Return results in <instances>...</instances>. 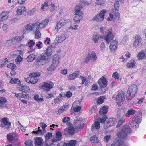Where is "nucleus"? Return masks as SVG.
Listing matches in <instances>:
<instances>
[{"label":"nucleus","mask_w":146,"mask_h":146,"mask_svg":"<svg viewBox=\"0 0 146 146\" xmlns=\"http://www.w3.org/2000/svg\"><path fill=\"white\" fill-rule=\"evenodd\" d=\"M106 35H105L100 36L99 35L96 34L94 35L92 37V40L95 43H97L99 38H101L105 40L107 43H109L110 40L114 38L115 36V34L112 33V29L110 28L106 31Z\"/></svg>","instance_id":"nucleus-1"},{"label":"nucleus","mask_w":146,"mask_h":146,"mask_svg":"<svg viewBox=\"0 0 146 146\" xmlns=\"http://www.w3.org/2000/svg\"><path fill=\"white\" fill-rule=\"evenodd\" d=\"M39 22H35L33 24H29L25 26L24 30V33H28L29 31H32L34 33L35 32L41 29L39 26Z\"/></svg>","instance_id":"nucleus-2"},{"label":"nucleus","mask_w":146,"mask_h":146,"mask_svg":"<svg viewBox=\"0 0 146 146\" xmlns=\"http://www.w3.org/2000/svg\"><path fill=\"white\" fill-rule=\"evenodd\" d=\"M131 129L129 126L126 125L124 126L121 130L118 131L117 133V137L123 138L130 134Z\"/></svg>","instance_id":"nucleus-3"},{"label":"nucleus","mask_w":146,"mask_h":146,"mask_svg":"<svg viewBox=\"0 0 146 146\" xmlns=\"http://www.w3.org/2000/svg\"><path fill=\"white\" fill-rule=\"evenodd\" d=\"M40 75V73H30L29 75V77L26 78L25 80L29 83L33 84H36L38 81L37 77L39 76Z\"/></svg>","instance_id":"nucleus-4"},{"label":"nucleus","mask_w":146,"mask_h":146,"mask_svg":"<svg viewBox=\"0 0 146 146\" xmlns=\"http://www.w3.org/2000/svg\"><path fill=\"white\" fill-rule=\"evenodd\" d=\"M106 11L105 10L103 9L98 13L92 18V21L99 22L103 21L105 18Z\"/></svg>","instance_id":"nucleus-5"},{"label":"nucleus","mask_w":146,"mask_h":146,"mask_svg":"<svg viewBox=\"0 0 146 146\" xmlns=\"http://www.w3.org/2000/svg\"><path fill=\"white\" fill-rule=\"evenodd\" d=\"M138 87L137 85L133 84L130 86L127 91V94L130 98L134 97L137 91Z\"/></svg>","instance_id":"nucleus-6"},{"label":"nucleus","mask_w":146,"mask_h":146,"mask_svg":"<svg viewBox=\"0 0 146 146\" xmlns=\"http://www.w3.org/2000/svg\"><path fill=\"white\" fill-rule=\"evenodd\" d=\"M97 56L96 54L94 51H92L89 53L85 58L84 62L88 63L90 60L92 62H94L97 59Z\"/></svg>","instance_id":"nucleus-7"},{"label":"nucleus","mask_w":146,"mask_h":146,"mask_svg":"<svg viewBox=\"0 0 146 146\" xmlns=\"http://www.w3.org/2000/svg\"><path fill=\"white\" fill-rule=\"evenodd\" d=\"M141 120L142 118L140 116L135 115L132 119L131 124L132 127L134 129L138 128L139 124L141 122Z\"/></svg>","instance_id":"nucleus-8"},{"label":"nucleus","mask_w":146,"mask_h":146,"mask_svg":"<svg viewBox=\"0 0 146 146\" xmlns=\"http://www.w3.org/2000/svg\"><path fill=\"white\" fill-rule=\"evenodd\" d=\"M125 96L126 94L124 92L118 93L116 97V102L119 106H121L123 104Z\"/></svg>","instance_id":"nucleus-9"},{"label":"nucleus","mask_w":146,"mask_h":146,"mask_svg":"<svg viewBox=\"0 0 146 146\" xmlns=\"http://www.w3.org/2000/svg\"><path fill=\"white\" fill-rule=\"evenodd\" d=\"M142 44V38L140 35H136L134 38L133 46L135 48H139Z\"/></svg>","instance_id":"nucleus-10"},{"label":"nucleus","mask_w":146,"mask_h":146,"mask_svg":"<svg viewBox=\"0 0 146 146\" xmlns=\"http://www.w3.org/2000/svg\"><path fill=\"white\" fill-rule=\"evenodd\" d=\"M68 37L66 33L65 32L57 35L55 38V41L57 43H61Z\"/></svg>","instance_id":"nucleus-11"},{"label":"nucleus","mask_w":146,"mask_h":146,"mask_svg":"<svg viewBox=\"0 0 146 146\" xmlns=\"http://www.w3.org/2000/svg\"><path fill=\"white\" fill-rule=\"evenodd\" d=\"M50 57L46 55L45 53H43L40 55L39 62L42 65L48 63L50 60Z\"/></svg>","instance_id":"nucleus-12"},{"label":"nucleus","mask_w":146,"mask_h":146,"mask_svg":"<svg viewBox=\"0 0 146 146\" xmlns=\"http://www.w3.org/2000/svg\"><path fill=\"white\" fill-rule=\"evenodd\" d=\"M118 44L119 42L117 40L115 39L112 41L110 46L111 52H115L116 51Z\"/></svg>","instance_id":"nucleus-13"},{"label":"nucleus","mask_w":146,"mask_h":146,"mask_svg":"<svg viewBox=\"0 0 146 146\" xmlns=\"http://www.w3.org/2000/svg\"><path fill=\"white\" fill-rule=\"evenodd\" d=\"M54 84L52 82L49 81L45 82L41 86L42 89L45 91H48L52 88Z\"/></svg>","instance_id":"nucleus-14"},{"label":"nucleus","mask_w":146,"mask_h":146,"mask_svg":"<svg viewBox=\"0 0 146 146\" xmlns=\"http://www.w3.org/2000/svg\"><path fill=\"white\" fill-rule=\"evenodd\" d=\"M56 47V46L54 44L48 46L45 51V53L46 54V55H48L51 57Z\"/></svg>","instance_id":"nucleus-15"},{"label":"nucleus","mask_w":146,"mask_h":146,"mask_svg":"<svg viewBox=\"0 0 146 146\" xmlns=\"http://www.w3.org/2000/svg\"><path fill=\"white\" fill-rule=\"evenodd\" d=\"M117 121L116 119L114 118H110L109 119L106 123V126L107 127L114 126Z\"/></svg>","instance_id":"nucleus-16"},{"label":"nucleus","mask_w":146,"mask_h":146,"mask_svg":"<svg viewBox=\"0 0 146 146\" xmlns=\"http://www.w3.org/2000/svg\"><path fill=\"white\" fill-rule=\"evenodd\" d=\"M98 83L101 88H103L107 86V81L105 77H102L98 80Z\"/></svg>","instance_id":"nucleus-17"},{"label":"nucleus","mask_w":146,"mask_h":146,"mask_svg":"<svg viewBox=\"0 0 146 146\" xmlns=\"http://www.w3.org/2000/svg\"><path fill=\"white\" fill-rule=\"evenodd\" d=\"M123 138L117 137L114 140V143L117 146H128L126 143L123 142Z\"/></svg>","instance_id":"nucleus-18"},{"label":"nucleus","mask_w":146,"mask_h":146,"mask_svg":"<svg viewBox=\"0 0 146 146\" xmlns=\"http://www.w3.org/2000/svg\"><path fill=\"white\" fill-rule=\"evenodd\" d=\"M9 16V12L6 11H3L0 14V20L1 21L7 20Z\"/></svg>","instance_id":"nucleus-19"},{"label":"nucleus","mask_w":146,"mask_h":146,"mask_svg":"<svg viewBox=\"0 0 146 146\" xmlns=\"http://www.w3.org/2000/svg\"><path fill=\"white\" fill-rule=\"evenodd\" d=\"M19 90L22 91L25 93H29L30 92V89L29 86H27L20 84L18 87Z\"/></svg>","instance_id":"nucleus-20"},{"label":"nucleus","mask_w":146,"mask_h":146,"mask_svg":"<svg viewBox=\"0 0 146 146\" xmlns=\"http://www.w3.org/2000/svg\"><path fill=\"white\" fill-rule=\"evenodd\" d=\"M82 17V13H75L73 16V20L76 22H79Z\"/></svg>","instance_id":"nucleus-21"},{"label":"nucleus","mask_w":146,"mask_h":146,"mask_svg":"<svg viewBox=\"0 0 146 146\" xmlns=\"http://www.w3.org/2000/svg\"><path fill=\"white\" fill-rule=\"evenodd\" d=\"M79 71H75L72 74H70L67 77L68 80H72L75 79L79 75Z\"/></svg>","instance_id":"nucleus-22"},{"label":"nucleus","mask_w":146,"mask_h":146,"mask_svg":"<svg viewBox=\"0 0 146 146\" xmlns=\"http://www.w3.org/2000/svg\"><path fill=\"white\" fill-rule=\"evenodd\" d=\"M26 7L24 6H22L18 8L17 9L16 12L17 15L21 16L23 13L26 12Z\"/></svg>","instance_id":"nucleus-23"},{"label":"nucleus","mask_w":146,"mask_h":146,"mask_svg":"<svg viewBox=\"0 0 146 146\" xmlns=\"http://www.w3.org/2000/svg\"><path fill=\"white\" fill-rule=\"evenodd\" d=\"M65 135H68V134H72L74 132V130L72 126L70 125L68 128H66L64 130Z\"/></svg>","instance_id":"nucleus-24"},{"label":"nucleus","mask_w":146,"mask_h":146,"mask_svg":"<svg viewBox=\"0 0 146 146\" xmlns=\"http://www.w3.org/2000/svg\"><path fill=\"white\" fill-rule=\"evenodd\" d=\"M34 141L36 146H42L43 140L42 138L36 137L35 138Z\"/></svg>","instance_id":"nucleus-25"},{"label":"nucleus","mask_w":146,"mask_h":146,"mask_svg":"<svg viewBox=\"0 0 146 146\" xmlns=\"http://www.w3.org/2000/svg\"><path fill=\"white\" fill-rule=\"evenodd\" d=\"M60 60L59 55L57 54H55L53 56L52 62L58 65Z\"/></svg>","instance_id":"nucleus-26"},{"label":"nucleus","mask_w":146,"mask_h":146,"mask_svg":"<svg viewBox=\"0 0 146 146\" xmlns=\"http://www.w3.org/2000/svg\"><path fill=\"white\" fill-rule=\"evenodd\" d=\"M49 21V20L46 19L42 21L40 23L39 22V26L40 29L45 28L48 25Z\"/></svg>","instance_id":"nucleus-27"},{"label":"nucleus","mask_w":146,"mask_h":146,"mask_svg":"<svg viewBox=\"0 0 146 146\" xmlns=\"http://www.w3.org/2000/svg\"><path fill=\"white\" fill-rule=\"evenodd\" d=\"M58 65L52 62L51 65L47 68V70L49 72L54 71L57 68Z\"/></svg>","instance_id":"nucleus-28"},{"label":"nucleus","mask_w":146,"mask_h":146,"mask_svg":"<svg viewBox=\"0 0 146 146\" xmlns=\"http://www.w3.org/2000/svg\"><path fill=\"white\" fill-rule=\"evenodd\" d=\"M137 57L138 60H141L146 57V54L144 52L141 51L137 54Z\"/></svg>","instance_id":"nucleus-29"},{"label":"nucleus","mask_w":146,"mask_h":146,"mask_svg":"<svg viewBox=\"0 0 146 146\" xmlns=\"http://www.w3.org/2000/svg\"><path fill=\"white\" fill-rule=\"evenodd\" d=\"M74 123L76 124V125H77L76 127L78 129H82L84 126V123L82 122L80 120H76L75 121Z\"/></svg>","instance_id":"nucleus-30"},{"label":"nucleus","mask_w":146,"mask_h":146,"mask_svg":"<svg viewBox=\"0 0 146 146\" xmlns=\"http://www.w3.org/2000/svg\"><path fill=\"white\" fill-rule=\"evenodd\" d=\"M108 106H104L100 110L99 113L100 115L106 114L108 111Z\"/></svg>","instance_id":"nucleus-31"},{"label":"nucleus","mask_w":146,"mask_h":146,"mask_svg":"<svg viewBox=\"0 0 146 146\" xmlns=\"http://www.w3.org/2000/svg\"><path fill=\"white\" fill-rule=\"evenodd\" d=\"M11 40L13 44H15L20 41L22 40V38L20 36H16L13 38Z\"/></svg>","instance_id":"nucleus-32"},{"label":"nucleus","mask_w":146,"mask_h":146,"mask_svg":"<svg viewBox=\"0 0 146 146\" xmlns=\"http://www.w3.org/2000/svg\"><path fill=\"white\" fill-rule=\"evenodd\" d=\"M82 8V6L80 5H76L74 8L75 13H82V12L81 11Z\"/></svg>","instance_id":"nucleus-33"},{"label":"nucleus","mask_w":146,"mask_h":146,"mask_svg":"<svg viewBox=\"0 0 146 146\" xmlns=\"http://www.w3.org/2000/svg\"><path fill=\"white\" fill-rule=\"evenodd\" d=\"M136 112L135 111L132 110H129L126 112L125 116L127 117H129L133 115Z\"/></svg>","instance_id":"nucleus-34"},{"label":"nucleus","mask_w":146,"mask_h":146,"mask_svg":"<svg viewBox=\"0 0 146 146\" xmlns=\"http://www.w3.org/2000/svg\"><path fill=\"white\" fill-rule=\"evenodd\" d=\"M36 58V56L33 54H31L27 58V60L28 62H31L33 60Z\"/></svg>","instance_id":"nucleus-35"},{"label":"nucleus","mask_w":146,"mask_h":146,"mask_svg":"<svg viewBox=\"0 0 146 146\" xmlns=\"http://www.w3.org/2000/svg\"><path fill=\"white\" fill-rule=\"evenodd\" d=\"M70 21L69 19H67L65 18H61L59 22L64 25H65L67 23Z\"/></svg>","instance_id":"nucleus-36"},{"label":"nucleus","mask_w":146,"mask_h":146,"mask_svg":"<svg viewBox=\"0 0 146 146\" xmlns=\"http://www.w3.org/2000/svg\"><path fill=\"white\" fill-rule=\"evenodd\" d=\"M9 82L11 84H19L21 83V81L19 80L18 79L13 78L11 79L10 81Z\"/></svg>","instance_id":"nucleus-37"},{"label":"nucleus","mask_w":146,"mask_h":146,"mask_svg":"<svg viewBox=\"0 0 146 146\" xmlns=\"http://www.w3.org/2000/svg\"><path fill=\"white\" fill-rule=\"evenodd\" d=\"M114 7V9L116 11H118L119 9V3L118 0L115 1Z\"/></svg>","instance_id":"nucleus-38"},{"label":"nucleus","mask_w":146,"mask_h":146,"mask_svg":"<svg viewBox=\"0 0 146 146\" xmlns=\"http://www.w3.org/2000/svg\"><path fill=\"white\" fill-rule=\"evenodd\" d=\"M115 19L114 18V15L111 13H110L109 15V17L107 18L106 20L108 21H111Z\"/></svg>","instance_id":"nucleus-39"},{"label":"nucleus","mask_w":146,"mask_h":146,"mask_svg":"<svg viewBox=\"0 0 146 146\" xmlns=\"http://www.w3.org/2000/svg\"><path fill=\"white\" fill-rule=\"evenodd\" d=\"M34 100L37 102H42L44 100L42 98H40L39 95L38 94L35 95L34 96Z\"/></svg>","instance_id":"nucleus-40"},{"label":"nucleus","mask_w":146,"mask_h":146,"mask_svg":"<svg viewBox=\"0 0 146 146\" xmlns=\"http://www.w3.org/2000/svg\"><path fill=\"white\" fill-rule=\"evenodd\" d=\"M15 137V134L14 133L9 134L7 136L8 139L10 141H12Z\"/></svg>","instance_id":"nucleus-41"},{"label":"nucleus","mask_w":146,"mask_h":146,"mask_svg":"<svg viewBox=\"0 0 146 146\" xmlns=\"http://www.w3.org/2000/svg\"><path fill=\"white\" fill-rule=\"evenodd\" d=\"M94 127L96 129H98L100 128V126L99 123L98 122H96L95 123L94 125H92L91 127V129L92 131L94 130Z\"/></svg>","instance_id":"nucleus-42"},{"label":"nucleus","mask_w":146,"mask_h":146,"mask_svg":"<svg viewBox=\"0 0 146 146\" xmlns=\"http://www.w3.org/2000/svg\"><path fill=\"white\" fill-rule=\"evenodd\" d=\"M35 42L32 40H30L28 42L27 46L30 49H31L35 44Z\"/></svg>","instance_id":"nucleus-43"},{"label":"nucleus","mask_w":146,"mask_h":146,"mask_svg":"<svg viewBox=\"0 0 146 146\" xmlns=\"http://www.w3.org/2000/svg\"><path fill=\"white\" fill-rule=\"evenodd\" d=\"M36 10V8H34L29 11L27 13V14L28 15L32 16L35 13Z\"/></svg>","instance_id":"nucleus-44"},{"label":"nucleus","mask_w":146,"mask_h":146,"mask_svg":"<svg viewBox=\"0 0 146 146\" xmlns=\"http://www.w3.org/2000/svg\"><path fill=\"white\" fill-rule=\"evenodd\" d=\"M7 67L11 70H15L16 69V66L13 63H11L8 64Z\"/></svg>","instance_id":"nucleus-45"},{"label":"nucleus","mask_w":146,"mask_h":146,"mask_svg":"<svg viewBox=\"0 0 146 146\" xmlns=\"http://www.w3.org/2000/svg\"><path fill=\"white\" fill-rule=\"evenodd\" d=\"M105 0H96V4L97 5L100 6L103 5L105 3Z\"/></svg>","instance_id":"nucleus-46"},{"label":"nucleus","mask_w":146,"mask_h":146,"mask_svg":"<svg viewBox=\"0 0 146 146\" xmlns=\"http://www.w3.org/2000/svg\"><path fill=\"white\" fill-rule=\"evenodd\" d=\"M23 53V52L21 50H15L13 52V56H20V55L22 54Z\"/></svg>","instance_id":"nucleus-47"},{"label":"nucleus","mask_w":146,"mask_h":146,"mask_svg":"<svg viewBox=\"0 0 146 146\" xmlns=\"http://www.w3.org/2000/svg\"><path fill=\"white\" fill-rule=\"evenodd\" d=\"M2 123L4 124V125L10 126L11 123L10 122L8 121L7 119L5 118H3L2 119Z\"/></svg>","instance_id":"nucleus-48"},{"label":"nucleus","mask_w":146,"mask_h":146,"mask_svg":"<svg viewBox=\"0 0 146 146\" xmlns=\"http://www.w3.org/2000/svg\"><path fill=\"white\" fill-rule=\"evenodd\" d=\"M115 19L119 21L120 19V13L118 11H116L115 13Z\"/></svg>","instance_id":"nucleus-49"},{"label":"nucleus","mask_w":146,"mask_h":146,"mask_svg":"<svg viewBox=\"0 0 146 146\" xmlns=\"http://www.w3.org/2000/svg\"><path fill=\"white\" fill-rule=\"evenodd\" d=\"M20 98H26L27 99H30V98L28 94H25L23 92L20 93Z\"/></svg>","instance_id":"nucleus-50"},{"label":"nucleus","mask_w":146,"mask_h":146,"mask_svg":"<svg viewBox=\"0 0 146 146\" xmlns=\"http://www.w3.org/2000/svg\"><path fill=\"white\" fill-rule=\"evenodd\" d=\"M135 62H129L127 64L126 66L128 68L134 67L135 66Z\"/></svg>","instance_id":"nucleus-51"},{"label":"nucleus","mask_w":146,"mask_h":146,"mask_svg":"<svg viewBox=\"0 0 146 146\" xmlns=\"http://www.w3.org/2000/svg\"><path fill=\"white\" fill-rule=\"evenodd\" d=\"M90 140L92 143H95L98 142V139L95 136L91 137L90 139Z\"/></svg>","instance_id":"nucleus-52"},{"label":"nucleus","mask_w":146,"mask_h":146,"mask_svg":"<svg viewBox=\"0 0 146 146\" xmlns=\"http://www.w3.org/2000/svg\"><path fill=\"white\" fill-rule=\"evenodd\" d=\"M48 5L47 3L46 2H44V3L41 5V9L42 11H44L45 9V7H48Z\"/></svg>","instance_id":"nucleus-53"},{"label":"nucleus","mask_w":146,"mask_h":146,"mask_svg":"<svg viewBox=\"0 0 146 146\" xmlns=\"http://www.w3.org/2000/svg\"><path fill=\"white\" fill-rule=\"evenodd\" d=\"M35 32V38L38 39L41 36V33L39 31V30L38 31Z\"/></svg>","instance_id":"nucleus-54"},{"label":"nucleus","mask_w":146,"mask_h":146,"mask_svg":"<svg viewBox=\"0 0 146 146\" xmlns=\"http://www.w3.org/2000/svg\"><path fill=\"white\" fill-rule=\"evenodd\" d=\"M104 98L103 96H101L98 98L97 101V103L99 104H101L104 102Z\"/></svg>","instance_id":"nucleus-55"},{"label":"nucleus","mask_w":146,"mask_h":146,"mask_svg":"<svg viewBox=\"0 0 146 146\" xmlns=\"http://www.w3.org/2000/svg\"><path fill=\"white\" fill-rule=\"evenodd\" d=\"M62 100L59 97H57L56 98L54 99V102L55 104H60Z\"/></svg>","instance_id":"nucleus-56"},{"label":"nucleus","mask_w":146,"mask_h":146,"mask_svg":"<svg viewBox=\"0 0 146 146\" xmlns=\"http://www.w3.org/2000/svg\"><path fill=\"white\" fill-rule=\"evenodd\" d=\"M112 76L115 79H118L120 75L118 73L115 72L113 74Z\"/></svg>","instance_id":"nucleus-57"},{"label":"nucleus","mask_w":146,"mask_h":146,"mask_svg":"<svg viewBox=\"0 0 146 146\" xmlns=\"http://www.w3.org/2000/svg\"><path fill=\"white\" fill-rule=\"evenodd\" d=\"M144 100V98H143L138 99L137 100V101L136 102V104H138V105H141L142 103L143 102Z\"/></svg>","instance_id":"nucleus-58"},{"label":"nucleus","mask_w":146,"mask_h":146,"mask_svg":"<svg viewBox=\"0 0 146 146\" xmlns=\"http://www.w3.org/2000/svg\"><path fill=\"white\" fill-rule=\"evenodd\" d=\"M25 145L27 146H33V141L30 140L26 141L25 142Z\"/></svg>","instance_id":"nucleus-59"},{"label":"nucleus","mask_w":146,"mask_h":146,"mask_svg":"<svg viewBox=\"0 0 146 146\" xmlns=\"http://www.w3.org/2000/svg\"><path fill=\"white\" fill-rule=\"evenodd\" d=\"M107 119V117L106 116L104 115L102 117L101 119H99L98 121H100L101 123H104L105 121Z\"/></svg>","instance_id":"nucleus-60"},{"label":"nucleus","mask_w":146,"mask_h":146,"mask_svg":"<svg viewBox=\"0 0 146 146\" xmlns=\"http://www.w3.org/2000/svg\"><path fill=\"white\" fill-rule=\"evenodd\" d=\"M22 58L20 56H18L15 59V61L17 64H19L22 61Z\"/></svg>","instance_id":"nucleus-61"},{"label":"nucleus","mask_w":146,"mask_h":146,"mask_svg":"<svg viewBox=\"0 0 146 146\" xmlns=\"http://www.w3.org/2000/svg\"><path fill=\"white\" fill-rule=\"evenodd\" d=\"M72 94L71 92L70 91H68L65 94V97L67 98H70L72 97Z\"/></svg>","instance_id":"nucleus-62"},{"label":"nucleus","mask_w":146,"mask_h":146,"mask_svg":"<svg viewBox=\"0 0 146 146\" xmlns=\"http://www.w3.org/2000/svg\"><path fill=\"white\" fill-rule=\"evenodd\" d=\"M100 49L101 51L104 52L105 51V44L104 42H102L100 45Z\"/></svg>","instance_id":"nucleus-63"},{"label":"nucleus","mask_w":146,"mask_h":146,"mask_svg":"<svg viewBox=\"0 0 146 146\" xmlns=\"http://www.w3.org/2000/svg\"><path fill=\"white\" fill-rule=\"evenodd\" d=\"M52 136V133H48L45 136V138L46 140L50 139Z\"/></svg>","instance_id":"nucleus-64"}]
</instances>
